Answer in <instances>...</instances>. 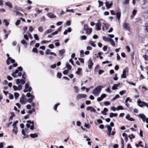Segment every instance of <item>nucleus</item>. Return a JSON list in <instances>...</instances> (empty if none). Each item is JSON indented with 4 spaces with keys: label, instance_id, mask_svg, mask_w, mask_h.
<instances>
[{
    "label": "nucleus",
    "instance_id": "37",
    "mask_svg": "<svg viewBox=\"0 0 148 148\" xmlns=\"http://www.w3.org/2000/svg\"><path fill=\"white\" fill-rule=\"evenodd\" d=\"M123 109V107H122L121 106H118L116 108V110H122Z\"/></svg>",
    "mask_w": 148,
    "mask_h": 148
},
{
    "label": "nucleus",
    "instance_id": "22",
    "mask_svg": "<svg viewBox=\"0 0 148 148\" xmlns=\"http://www.w3.org/2000/svg\"><path fill=\"white\" fill-rule=\"evenodd\" d=\"M17 128L16 127H14L13 129L12 130V132L14 133L15 134H17Z\"/></svg>",
    "mask_w": 148,
    "mask_h": 148
},
{
    "label": "nucleus",
    "instance_id": "54",
    "mask_svg": "<svg viewBox=\"0 0 148 148\" xmlns=\"http://www.w3.org/2000/svg\"><path fill=\"white\" fill-rule=\"evenodd\" d=\"M21 83L22 84H24L25 83V80L24 79H20Z\"/></svg>",
    "mask_w": 148,
    "mask_h": 148
},
{
    "label": "nucleus",
    "instance_id": "8",
    "mask_svg": "<svg viewBox=\"0 0 148 148\" xmlns=\"http://www.w3.org/2000/svg\"><path fill=\"white\" fill-rule=\"evenodd\" d=\"M112 4V2H111L110 3L108 1H106L105 3L106 6L108 9L110 8Z\"/></svg>",
    "mask_w": 148,
    "mask_h": 148
},
{
    "label": "nucleus",
    "instance_id": "53",
    "mask_svg": "<svg viewBox=\"0 0 148 148\" xmlns=\"http://www.w3.org/2000/svg\"><path fill=\"white\" fill-rule=\"evenodd\" d=\"M21 83L22 84H24L25 83V80L24 79H20Z\"/></svg>",
    "mask_w": 148,
    "mask_h": 148
},
{
    "label": "nucleus",
    "instance_id": "51",
    "mask_svg": "<svg viewBox=\"0 0 148 148\" xmlns=\"http://www.w3.org/2000/svg\"><path fill=\"white\" fill-rule=\"evenodd\" d=\"M32 96H33L32 95L31 93L29 92H28L27 93L26 95V96L28 97H32Z\"/></svg>",
    "mask_w": 148,
    "mask_h": 148
},
{
    "label": "nucleus",
    "instance_id": "42",
    "mask_svg": "<svg viewBox=\"0 0 148 148\" xmlns=\"http://www.w3.org/2000/svg\"><path fill=\"white\" fill-rule=\"evenodd\" d=\"M80 38L81 40H85L86 39V36L85 35L81 36Z\"/></svg>",
    "mask_w": 148,
    "mask_h": 148
},
{
    "label": "nucleus",
    "instance_id": "35",
    "mask_svg": "<svg viewBox=\"0 0 148 148\" xmlns=\"http://www.w3.org/2000/svg\"><path fill=\"white\" fill-rule=\"evenodd\" d=\"M88 29V25L86 24H85L84 25V29L85 31H86V30H87Z\"/></svg>",
    "mask_w": 148,
    "mask_h": 148
},
{
    "label": "nucleus",
    "instance_id": "10",
    "mask_svg": "<svg viewBox=\"0 0 148 148\" xmlns=\"http://www.w3.org/2000/svg\"><path fill=\"white\" fill-rule=\"evenodd\" d=\"M143 102H145L144 101H141L140 100H138L137 101V103H138V105L141 107H143L144 106H145V104Z\"/></svg>",
    "mask_w": 148,
    "mask_h": 148
},
{
    "label": "nucleus",
    "instance_id": "50",
    "mask_svg": "<svg viewBox=\"0 0 148 148\" xmlns=\"http://www.w3.org/2000/svg\"><path fill=\"white\" fill-rule=\"evenodd\" d=\"M74 90L75 91V92L76 93H77L78 92V91H79V89H78V87L77 86H75L74 87Z\"/></svg>",
    "mask_w": 148,
    "mask_h": 148
},
{
    "label": "nucleus",
    "instance_id": "20",
    "mask_svg": "<svg viewBox=\"0 0 148 148\" xmlns=\"http://www.w3.org/2000/svg\"><path fill=\"white\" fill-rule=\"evenodd\" d=\"M6 5L8 6L10 8H12V4L10 2H7L5 3Z\"/></svg>",
    "mask_w": 148,
    "mask_h": 148
},
{
    "label": "nucleus",
    "instance_id": "26",
    "mask_svg": "<svg viewBox=\"0 0 148 148\" xmlns=\"http://www.w3.org/2000/svg\"><path fill=\"white\" fill-rule=\"evenodd\" d=\"M14 12L15 14L16 15L18 16H21L22 14L20 12L17 11H14Z\"/></svg>",
    "mask_w": 148,
    "mask_h": 148
},
{
    "label": "nucleus",
    "instance_id": "61",
    "mask_svg": "<svg viewBox=\"0 0 148 148\" xmlns=\"http://www.w3.org/2000/svg\"><path fill=\"white\" fill-rule=\"evenodd\" d=\"M38 31L41 32H42L43 31L42 27L41 26L39 27L38 28Z\"/></svg>",
    "mask_w": 148,
    "mask_h": 148
},
{
    "label": "nucleus",
    "instance_id": "30",
    "mask_svg": "<svg viewBox=\"0 0 148 148\" xmlns=\"http://www.w3.org/2000/svg\"><path fill=\"white\" fill-rule=\"evenodd\" d=\"M66 67L68 68V70H70L71 69V66L68 63L66 64Z\"/></svg>",
    "mask_w": 148,
    "mask_h": 148
},
{
    "label": "nucleus",
    "instance_id": "25",
    "mask_svg": "<svg viewBox=\"0 0 148 148\" xmlns=\"http://www.w3.org/2000/svg\"><path fill=\"white\" fill-rule=\"evenodd\" d=\"M95 42H93L92 41H91L89 42V43L90 45L92 46L95 47H96V45L95 44Z\"/></svg>",
    "mask_w": 148,
    "mask_h": 148
},
{
    "label": "nucleus",
    "instance_id": "62",
    "mask_svg": "<svg viewBox=\"0 0 148 148\" xmlns=\"http://www.w3.org/2000/svg\"><path fill=\"white\" fill-rule=\"evenodd\" d=\"M58 32L57 30L52 33V35L53 36L56 35L58 34Z\"/></svg>",
    "mask_w": 148,
    "mask_h": 148
},
{
    "label": "nucleus",
    "instance_id": "3",
    "mask_svg": "<svg viewBox=\"0 0 148 148\" xmlns=\"http://www.w3.org/2000/svg\"><path fill=\"white\" fill-rule=\"evenodd\" d=\"M101 20H98V23L96 24L95 29L97 30H100L101 29V22L100 21Z\"/></svg>",
    "mask_w": 148,
    "mask_h": 148
},
{
    "label": "nucleus",
    "instance_id": "52",
    "mask_svg": "<svg viewBox=\"0 0 148 148\" xmlns=\"http://www.w3.org/2000/svg\"><path fill=\"white\" fill-rule=\"evenodd\" d=\"M33 52L35 53H37L38 52V50L37 48H34L32 50Z\"/></svg>",
    "mask_w": 148,
    "mask_h": 148
},
{
    "label": "nucleus",
    "instance_id": "9",
    "mask_svg": "<svg viewBox=\"0 0 148 148\" xmlns=\"http://www.w3.org/2000/svg\"><path fill=\"white\" fill-rule=\"evenodd\" d=\"M47 16L51 18H54L56 17V16L51 12H49L47 14Z\"/></svg>",
    "mask_w": 148,
    "mask_h": 148
},
{
    "label": "nucleus",
    "instance_id": "59",
    "mask_svg": "<svg viewBox=\"0 0 148 148\" xmlns=\"http://www.w3.org/2000/svg\"><path fill=\"white\" fill-rule=\"evenodd\" d=\"M143 57L145 60H148V56L145 55H144L143 56Z\"/></svg>",
    "mask_w": 148,
    "mask_h": 148
},
{
    "label": "nucleus",
    "instance_id": "45",
    "mask_svg": "<svg viewBox=\"0 0 148 148\" xmlns=\"http://www.w3.org/2000/svg\"><path fill=\"white\" fill-rule=\"evenodd\" d=\"M84 126V127L88 129L90 128V125L89 124L85 123Z\"/></svg>",
    "mask_w": 148,
    "mask_h": 148
},
{
    "label": "nucleus",
    "instance_id": "4",
    "mask_svg": "<svg viewBox=\"0 0 148 148\" xmlns=\"http://www.w3.org/2000/svg\"><path fill=\"white\" fill-rule=\"evenodd\" d=\"M129 25V23H124L123 25V27L126 30L130 32V27Z\"/></svg>",
    "mask_w": 148,
    "mask_h": 148
},
{
    "label": "nucleus",
    "instance_id": "63",
    "mask_svg": "<svg viewBox=\"0 0 148 148\" xmlns=\"http://www.w3.org/2000/svg\"><path fill=\"white\" fill-rule=\"evenodd\" d=\"M110 13L112 15H115L116 14V13L113 10H111L110 11Z\"/></svg>",
    "mask_w": 148,
    "mask_h": 148
},
{
    "label": "nucleus",
    "instance_id": "29",
    "mask_svg": "<svg viewBox=\"0 0 148 148\" xmlns=\"http://www.w3.org/2000/svg\"><path fill=\"white\" fill-rule=\"evenodd\" d=\"M109 41L110 42V43L112 45L114 46H115V43L113 40L110 38Z\"/></svg>",
    "mask_w": 148,
    "mask_h": 148
},
{
    "label": "nucleus",
    "instance_id": "32",
    "mask_svg": "<svg viewBox=\"0 0 148 148\" xmlns=\"http://www.w3.org/2000/svg\"><path fill=\"white\" fill-rule=\"evenodd\" d=\"M99 3V7H100L101 6H102L103 5V3L102 1H101L100 0L98 1Z\"/></svg>",
    "mask_w": 148,
    "mask_h": 148
},
{
    "label": "nucleus",
    "instance_id": "33",
    "mask_svg": "<svg viewBox=\"0 0 148 148\" xmlns=\"http://www.w3.org/2000/svg\"><path fill=\"white\" fill-rule=\"evenodd\" d=\"M15 99H17L19 96V94L17 92H15L14 94Z\"/></svg>",
    "mask_w": 148,
    "mask_h": 148
},
{
    "label": "nucleus",
    "instance_id": "36",
    "mask_svg": "<svg viewBox=\"0 0 148 148\" xmlns=\"http://www.w3.org/2000/svg\"><path fill=\"white\" fill-rule=\"evenodd\" d=\"M129 1L130 0H125L123 3L124 5L128 4L129 3Z\"/></svg>",
    "mask_w": 148,
    "mask_h": 148
},
{
    "label": "nucleus",
    "instance_id": "15",
    "mask_svg": "<svg viewBox=\"0 0 148 148\" xmlns=\"http://www.w3.org/2000/svg\"><path fill=\"white\" fill-rule=\"evenodd\" d=\"M126 70L125 69L123 70V71L122 74L121 75V77L122 78H126Z\"/></svg>",
    "mask_w": 148,
    "mask_h": 148
},
{
    "label": "nucleus",
    "instance_id": "39",
    "mask_svg": "<svg viewBox=\"0 0 148 148\" xmlns=\"http://www.w3.org/2000/svg\"><path fill=\"white\" fill-rule=\"evenodd\" d=\"M35 11L38 14L41 13L42 12V10H39L38 8H35Z\"/></svg>",
    "mask_w": 148,
    "mask_h": 148
},
{
    "label": "nucleus",
    "instance_id": "23",
    "mask_svg": "<svg viewBox=\"0 0 148 148\" xmlns=\"http://www.w3.org/2000/svg\"><path fill=\"white\" fill-rule=\"evenodd\" d=\"M65 53V50L64 49H62L59 51V53L60 55L63 56Z\"/></svg>",
    "mask_w": 148,
    "mask_h": 148
},
{
    "label": "nucleus",
    "instance_id": "56",
    "mask_svg": "<svg viewBox=\"0 0 148 148\" xmlns=\"http://www.w3.org/2000/svg\"><path fill=\"white\" fill-rule=\"evenodd\" d=\"M50 50L49 49H47L46 50L45 52V54L46 55L49 54L50 53Z\"/></svg>",
    "mask_w": 148,
    "mask_h": 148
},
{
    "label": "nucleus",
    "instance_id": "49",
    "mask_svg": "<svg viewBox=\"0 0 148 148\" xmlns=\"http://www.w3.org/2000/svg\"><path fill=\"white\" fill-rule=\"evenodd\" d=\"M126 82H127V83H128V84H131V85H133V86H135V85H135V83H133V82H129L128 81H126Z\"/></svg>",
    "mask_w": 148,
    "mask_h": 148
},
{
    "label": "nucleus",
    "instance_id": "40",
    "mask_svg": "<svg viewBox=\"0 0 148 148\" xmlns=\"http://www.w3.org/2000/svg\"><path fill=\"white\" fill-rule=\"evenodd\" d=\"M126 93V91L125 90H123L120 91L119 92V94L121 95H122L123 94H125Z\"/></svg>",
    "mask_w": 148,
    "mask_h": 148
},
{
    "label": "nucleus",
    "instance_id": "58",
    "mask_svg": "<svg viewBox=\"0 0 148 148\" xmlns=\"http://www.w3.org/2000/svg\"><path fill=\"white\" fill-rule=\"evenodd\" d=\"M62 75L61 73H58L57 74V77L59 78H60L61 77Z\"/></svg>",
    "mask_w": 148,
    "mask_h": 148
},
{
    "label": "nucleus",
    "instance_id": "27",
    "mask_svg": "<svg viewBox=\"0 0 148 148\" xmlns=\"http://www.w3.org/2000/svg\"><path fill=\"white\" fill-rule=\"evenodd\" d=\"M34 96H32V97H31L30 98H29L28 99V101L29 103H31L33 100L34 99Z\"/></svg>",
    "mask_w": 148,
    "mask_h": 148
},
{
    "label": "nucleus",
    "instance_id": "47",
    "mask_svg": "<svg viewBox=\"0 0 148 148\" xmlns=\"http://www.w3.org/2000/svg\"><path fill=\"white\" fill-rule=\"evenodd\" d=\"M21 21L20 20H18L15 23V25L16 26L20 24Z\"/></svg>",
    "mask_w": 148,
    "mask_h": 148
},
{
    "label": "nucleus",
    "instance_id": "38",
    "mask_svg": "<svg viewBox=\"0 0 148 148\" xmlns=\"http://www.w3.org/2000/svg\"><path fill=\"white\" fill-rule=\"evenodd\" d=\"M34 38L36 40H39V38L37 34H35L34 35Z\"/></svg>",
    "mask_w": 148,
    "mask_h": 148
},
{
    "label": "nucleus",
    "instance_id": "16",
    "mask_svg": "<svg viewBox=\"0 0 148 148\" xmlns=\"http://www.w3.org/2000/svg\"><path fill=\"white\" fill-rule=\"evenodd\" d=\"M21 42L25 47H27V43L24 40H22L21 41Z\"/></svg>",
    "mask_w": 148,
    "mask_h": 148
},
{
    "label": "nucleus",
    "instance_id": "64",
    "mask_svg": "<svg viewBox=\"0 0 148 148\" xmlns=\"http://www.w3.org/2000/svg\"><path fill=\"white\" fill-rule=\"evenodd\" d=\"M24 37L27 40H29V37L27 35H24Z\"/></svg>",
    "mask_w": 148,
    "mask_h": 148
},
{
    "label": "nucleus",
    "instance_id": "17",
    "mask_svg": "<svg viewBox=\"0 0 148 148\" xmlns=\"http://www.w3.org/2000/svg\"><path fill=\"white\" fill-rule=\"evenodd\" d=\"M54 30L51 29H47L46 31L45 32V33L46 34L51 33Z\"/></svg>",
    "mask_w": 148,
    "mask_h": 148
},
{
    "label": "nucleus",
    "instance_id": "28",
    "mask_svg": "<svg viewBox=\"0 0 148 148\" xmlns=\"http://www.w3.org/2000/svg\"><path fill=\"white\" fill-rule=\"evenodd\" d=\"M82 70V69L80 68H78L77 69V70L76 72V73L77 74L79 75L81 74V71Z\"/></svg>",
    "mask_w": 148,
    "mask_h": 148
},
{
    "label": "nucleus",
    "instance_id": "60",
    "mask_svg": "<svg viewBox=\"0 0 148 148\" xmlns=\"http://www.w3.org/2000/svg\"><path fill=\"white\" fill-rule=\"evenodd\" d=\"M18 123V121H16L14 122L13 124V126L14 127H16V124Z\"/></svg>",
    "mask_w": 148,
    "mask_h": 148
},
{
    "label": "nucleus",
    "instance_id": "5",
    "mask_svg": "<svg viewBox=\"0 0 148 148\" xmlns=\"http://www.w3.org/2000/svg\"><path fill=\"white\" fill-rule=\"evenodd\" d=\"M25 96L24 95H23L22 96L21 98L20 102L22 104H25Z\"/></svg>",
    "mask_w": 148,
    "mask_h": 148
},
{
    "label": "nucleus",
    "instance_id": "44",
    "mask_svg": "<svg viewBox=\"0 0 148 148\" xmlns=\"http://www.w3.org/2000/svg\"><path fill=\"white\" fill-rule=\"evenodd\" d=\"M119 97H120V96L119 95H116L115 97L113 98L112 100L113 101H114V100H115L116 99H117L119 98Z\"/></svg>",
    "mask_w": 148,
    "mask_h": 148
},
{
    "label": "nucleus",
    "instance_id": "34",
    "mask_svg": "<svg viewBox=\"0 0 148 148\" xmlns=\"http://www.w3.org/2000/svg\"><path fill=\"white\" fill-rule=\"evenodd\" d=\"M3 22L5 23V25L6 26H8L9 24V23L8 22V20L6 19H4Z\"/></svg>",
    "mask_w": 148,
    "mask_h": 148
},
{
    "label": "nucleus",
    "instance_id": "21",
    "mask_svg": "<svg viewBox=\"0 0 148 148\" xmlns=\"http://www.w3.org/2000/svg\"><path fill=\"white\" fill-rule=\"evenodd\" d=\"M92 29L91 28H89L86 31V34L88 35H90L91 34L92 32Z\"/></svg>",
    "mask_w": 148,
    "mask_h": 148
},
{
    "label": "nucleus",
    "instance_id": "13",
    "mask_svg": "<svg viewBox=\"0 0 148 148\" xmlns=\"http://www.w3.org/2000/svg\"><path fill=\"white\" fill-rule=\"evenodd\" d=\"M139 117L142 119L143 122L145 121L146 117L143 114H140L139 115Z\"/></svg>",
    "mask_w": 148,
    "mask_h": 148
},
{
    "label": "nucleus",
    "instance_id": "14",
    "mask_svg": "<svg viewBox=\"0 0 148 148\" xmlns=\"http://www.w3.org/2000/svg\"><path fill=\"white\" fill-rule=\"evenodd\" d=\"M27 122L29 123H31L32 125L30 127V129L31 130H33L34 129V122L33 121H31L29 120L27 121Z\"/></svg>",
    "mask_w": 148,
    "mask_h": 148
},
{
    "label": "nucleus",
    "instance_id": "55",
    "mask_svg": "<svg viewBox=\"0 0 148 148\" xmlns=\"http://www.w3.org/2000/svg\"><path fill=\"white\" fill-rule=\"evenodd\" d=\"M69 70H68V69H66V70L64 71L63 72V73L64 75H67L68 73Z\"/></svg>",
    "mask_w": 148,
    "mask_h": 148
},
{
    "label": "nucleus",
    "instance_id": "12",
    "mask_svg": "<svg viewBox=\"0 0 148 148\" xmlns=\"http://www.w3.org/2000/svg\"><path fill=\"white\" fill-rule=\"evenodd\" d=\"M93 65V63L91 60H89L88 62V67L89 69H91L92 66Z\"/></svg>",
    "mask_w": 148,
    "mask_h": 148
},
{
    "label": "nucleus",
    "instance_id": "24",
    "mask_svg": "<svg viewBox=\"0 0 148 148\" xmlns=\"http://www.w3.org/2000/svg\"><path fill=\"white\" fill-rule=\"evenodd\" d=\"M30 136L32 138H35L37 137L38 136V135L36 133L31 134H30Z\"/></svg>",
    "mask_w": 148,
    "mask_h": 148
},
{
    "label": "nucleus",
    "instance_id": "18",
    "mask_svg": "<svg viewBox=\"0 0 148 148\" xmlns=\"http://www.w3.org/2000/svg\"><path fill=\"white\" fill-rule=\"evenodd\" d=\"M118 115V114L117 113H111L110 114V115L109 116L110 118H112L113 117H116Z\"/></svg>",
    "mask_w": 148,
    "mask_h": 148
},
{
    "label": "nucleus",
    "instance_id": "19",
    "mask_svg": "<svg viewBox=\"0 0 148 148\" xmlns=\"http://www.w3.org/2000/svg\"><path fill=\"white\" fill-rule=\"evenodd\" d=\"M137 12V11L136 10H134L132 12V14L131 15V17L132 18H133Z\"/></svg>",
    "mask_w": 148,
    "mask_h": 148
},
{
    "label": "nucleus",
    "instance_id": "11",
    "mask_svg": "<svg viewBox=\"0 0 148 148\" xmlns=\"http://www.w3.org/2000/svg\"><path fill=\"white\" fill-rule=\"evenodd\" d=\"M121 84L119 83L117 84H115L113 85L112 87V89L114 90L116 89L117 87L120 85Z\"/></svg>",
    "mask_w": 148,
    "mask_h": 148
},
{
    "label": "nucleus",
    "instance_id": "43",
    "mask_svg": "<svg viewBox=\"0 0 148 148\" xmlns=\"http://www.w3.org/2000/svg\"><path fill=\"white\" fill-rule=\"evenodd\" d=\"M106 126L107 128L108 131H111L112 128L110 126L107 125Z\"/></svg>",
    "mask_w": 148,
    "mask_h": 148
},
{
    "label": "nucleus",
    "instance_id": "57",
    "mask_svg": "<svg viewBox=\"0 0 148 148\" xmlns=\"http://www.w3.org/2000/svg\"><path fill=\"white\" fill-rule=\"evenodd\" d=\"M11 114H12L11 116L10 117V120H12L13 119V118L14 117L15 115L13 113H11Z\"/></svg>",
    "mask_w": 148,
    "mask_h": 148
},
{
    "label": "nucleus",
    "instance_id": "7",
    "mask_svg": "<svg viewBox=\"0 0 148 148\" xmlns=\"http://www.w3.org/2000/svg\"><path fill=\"white\" fill-rule=\"evenodd\" d=\"M116 17L117 19L119 20L121 16V12L120 10L119 9L116 11Z\"/></svg>",
    "mask_w": 148,
    "mask_h": 148
},
{
    "label": "nucleus",
    "instance_id": "2",
    "mask_svg": "<svg viewBox=\"0 0 148 148\" xmlns=\"http://www.w3.org/2000/svg\"><path fill=\"white\" fill-rule=\"evenodd\" d=\"M32 89L31 87L29 86V84L28 83H26L25 84V89L23 91L24 92H29L31 91Z\"/></svg>",
    "mask_w": 148,
    "mask_h": 148
},
{
    "label": "nucleus",
    "instance_id": "48",
    "mask_svg": "<svg viewBox=\"0 0 148 148\" xmlns=\"http://www.w3.org/2000/svg\"><path fill=\"white\" fill-rule=\"evenodd\" d=\"M66 11L67 12H71L73 13H74V10L73 9L69 10L67 9Z\"/></svg>",
    "mask_w": 148,
    "mask_h": 148
},
{
    "label": "nucleus",
    "instance_id": "46",
    "mask_svg": "<svg viewBox=\"0 0 148 148\" xmlns=\"http://www.w3.org/2000/svg\"><path fill=\"white\" fill-rule=\"evenodd\" d=\"M104 25L106 28V29L107 30L108 29L109 27V25L108 23H106L104 24Z\"/></svg>",
    "mask_w": 148,
    "mask_h": 148
},
{
    "label": "nucleus",
    "instance_id": "31",
    "mask_svg": "<svg viewBox=\"0 0 148 148\" xmlns=\"http://www.w3.org/2000/svg\"><path fill=\"white\" fill-rule=\"evenodd\" d=\"M110 38L107 37L106 36H104L103 37V39L105 41H109Z\"/></svg>",
    "mask_w": 148,
    "mask_h": 148
},
{
    "label": "nucleus",
    "instance_id": "41",
    "mask_svg": "<svg viewBox=\"0 0 148 148\" xmlns=\"http://www.w3.org/2000/svg\"><path fill=\"white\" fill-rule=\"evenodd\" d=\"M80 56L81 57L84 56V51L83 50H81L80 51Z\"/></svg>",
    "mask_w": 148,
    "mask_h": 148
},
{
    "label": "nucleus",
    "instance_id": "1",
    "mask_svg": "<svg viewBox=\"0 0 148 148\" xmlns=\"http://www.w3.org/2000/svg\"><path fill=\"white\" fill-rule=\"evenodd\" d=\"M102 87V86H97L93 90L92 92V93L95 96H97L100 93L101 91Z\"/></svg>",
    "mask_w": 148,
    "mask_h": 148
},
{
    "label": "nucleus",
    "instance_id": "6",
    "mask_svg": "<svg viewBox=\"0 0 148 148\" xmlns=\"http://www.w3.org/2000/svg\"><path fill=\"white\" fill-rule=\"evenodd\" d=\"M86 95L84 94H79L77 95L76 99L78 100L81 98H85L86 97Z\"/></svg>",
    "mask_w": 148,
    "mask_h": 148
}]
</instances>
